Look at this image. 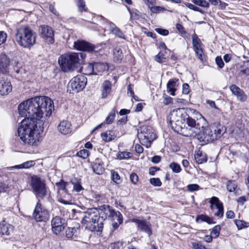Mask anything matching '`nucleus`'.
Segmentation results:
<instances>
[{
    "mask_svg": "<svg viewBox=\"0 0 249 249\" xmlns=\"http://www.w3.org/2000/svg\"><path fill=\"white\" fill-rule=\"evenodd\" d=\"M171 127L176 132L186 137H195L202 126L201 121L190 117L185 108L173 110L168 117Z\"/></svg>",
    "mask_w": 249,
    "mask_h": 249,
    "instance_id": "obj_2",
    "label": "nucleus"
},
{
    "mask_svg": "<svg viewBox=\"0 0 249 249\" xmlns=\"http://www.w3.org/2000/svg\"><path fill=\"white\" fill-rule=\"evenodd\" d=\"M73 47L75 49L88 52L94 51L95 46L84 40H78L74 42Z\"/></svg>",
    "mask_w": 249,
    "mask_h": 249,
    "instance_id": "obj_16",
    "label": "nucleus"
},
{
    "mask_svg": "<svg viewBox=\"0 0 249 249\" xmlns=\"http://www.w3.org/2000/svg\"><path fill=\"white\" fill-rule=\"evenodd\" d=\"M230 89L239 101L244 102L247 100V96L245 92L235 85H231L230 87Z\"/></svg>",
    "mask_w": 249,
    "mask_h": 249,
    "instance_id": "obj_18",
    "label": "nucleus"
},
{
    "mask_svg": "<svg viewBox=\"0 0 249 249\" xmlns=\"http://www.w3.org/2000/svg\"><path fill=\"white\" fill-rule=\"evenodd\" d=\"M234 223L235 224L237 229L238 230H241L243 228L249 227V223L245 222L241 220L236 219L234 220Z\"/></svg>",
    "mask_w": 249,
    "mask_h": 249,
    "instance_id": "obj_33",
    "label": "nucleus"
},
{
    "mask_svg": "<svg viewBox=\"0 0 249 249\" xmlns=\"http://www.w3.org/2000/svg\"><path fill=\"white\" fill-rule=\"evenodd\" d=\"M193 247L194 249H207V248L199 243H193Z\"/></svg>",
    "mask_w": 249,
    "mask_h": 249,
    "instance_id": "obj_64",
    "label": "nucleus"
},
{
    "mask_svg": "<svg viewBox=\"0 0 249 249\" xmlns=\"http://www.w3.org/2000/svg\"><path fill=\"white\" fill-rule=\"evenodd\" d=\"M126 243L123 241L116 242L110 244L111 249H124Z\"/></svg>",
    "mask_w": 249,
    "mask_h": 249,
    "instance_id": "obj_35",
    "label": "nucleus"
},
{
    "mask_svg": "<svg viewBox=\"0 0 249 249\" xmlns=\"http://www.w3.org/2000/svg\"><path fill=\"white\" fill-rule=\"evenodd\" d=\"M195 158L196 161L198 164H201L203 162H206L207 159L205 153H203L202 151H198L195 155Z\"/></svg>",
    "mask_w": 249,
    "mask_h": 249,
    "instance_id": "obj_26",
    "label": "nucleus"
},
{
    "mask_svg": "<svg viewBox=\"0 0 249 249\" xmlns=\"http://www.w3.org/2000/svg\"><path fill=\"white\" fill-rule=\"evenodd\" d=\"M89 155V151L86 149L80 150L77 153V156L84 159H86Z\"/></svg>",
    "mask_w": 249,
    "mask_h": 249,
    "instance_id": "obj_45",
    "label": "nucleus"
},
{
    "mask_svg": "<svg viewBox=\"0 0 249 249\" xmlns=\"http://www.w3.org/2000/svg\"><path fill=\"white\" fill-rule=\"evenodd\" d=\"M200 124L202 126L201 127L198 133L195 136H197V139L200 141L204 143L212 142L216 140V136L213 134V129L212 126L205 127L201 124L202 122H204V118L200 119Z\"/></svg>",
    "mask_w": 249,
    "mask_h": 249,
    "instance_id": "obj_8",
    "label": "nucleus"
},
{
    "mask_svg": "<svg viewBox=\"0 0 249 249\" xmlns=\"http://www.w3.org/2000/svg\"><path fill=\"white\" fill-rule=\"evenodd\" d=\"M111 178L112 180L115 183H118V181L120 180V178L117 172L112 171L111 172Z\"/></svg>",
    "mask_w": 249,
    "mask_h": 249,
    "instance_id": "obj_54",
    "label": "nucleus"
},
{
    "mask_svg": "<svg viewBox=\"0 0 249 249\" xmlns=\"http://www.w3.org/2000/svg\"><path fill=\"white\" fill-rule=\"evenodd\" d=\"M169 167L175 173H179L181 170L180 166L178 163L176 162H173L171 163L170 164Z\"/></svg>",
    "mask_w": 249,
    "mask_h": 249,
    "instance_id": "obj_43",
    "label": "nucleus"
},
{
    "mask_svg": "<svg viewBox=\"0 0 249 249\" xmlns=\"http://www.w3.org/2000/svg\"><path fill=\"white\" fill-rule=\"evenodd\" d=\"M165 52H160L155 57V60L159 63H162L166 61V58L165 57Z\"/></svg>",
    "mask_w": 249,
    "mask_h": 249,
    "instance_id": "obj_37",
    "label": "nucleus"
},
{
    "mask_svg": "<svg viewBox=\"0 0 249 249\" xmlns=\"http://www.w3.org/2000/svg\"><path fill=\"white\" fill-rule=\"evenodd\" d=\"M176 28L178 31L181 34H185L186 33L183 26L179 23L176 24Z\"/></svg>",
    "mask_w": 249,
    "mask_h": 249,
    "instance_id": "obj_61",
    "label": "nucleus"
},
{
    "mask_svg": "<svg viewBox=\"0 0 249 249\" xmlns=\"http://www.w3.org/2000/svg\"><path fill=\"white\" fill-rule=\"evenodd\" d=\"M220 230V226L219 225H216L212 229L211 234L212 235L213 238H216L219 236Z\"/></svg>",
    "mask_w": 249,
    "mask_h": 249,
    "instance_id": "obj_42",
    "label": "nucleus"
},
{
    "mask_svg": "<svg viewBox=\"0 0 249 249\" xmlns=\"http://www.w3.org/2000/svg\"><path fill=\"white\" fill-rule=\"evenodd\" d=\"M227 190L230 192H233L237 188V185L234 181L229 180L226 184Z\"/></svg>",
    "mask_w": 249,
    "mask_h": 249,
    "instance_id": "obj_36",
    "label": "nucleus"
},
{
    "mask_svg": "<svg viewBox=\"0 0 249 249\" xmlns=\"http://www.w3.org/2000/svg\"><path fill=\"white\" fill-rule=\"evenodd\" d=\"M191 1L196 5L202 7L208 8L210 6L209 3L205 0H191Z\"/></svg>",
    "mask_w": 249,
    "mask_h": 249,
    "instance_id": "obj_38",
    "label": "nucleus"
},
{
    "mask_svg": "<svg viewBox=\"0 0 249 249\" xmlns=\"http://www.w3.org/2000/svg\"><path fill=\"white\" fill-rule=\"evenodd\" d=\"M92 64L94 67V75L98 74L108 69V67L105 63L94 62Z\"/></svg>",
    "mask_w": 249,
    "mask_h": 249,
    "instance_id": "obj_24",
    "label": "nucleus"
},
{
    "mask_svg": "<svg viewBox=\"0 0 249 249\" xmlns=\"http://www.w3.org/2000/svg\"><path fill=\"white\" fill-rule=\"evenodd\" d=\"M189 92V85L187 83L184 84L182 86V93L185 94H187Z\"/></svg>",
    "mask_w": 249,
    "mask_h": 249,
    "instance_id": "obj_63",
    "label": "nucleus"
},
{
    "mask_svg": "<svg viewBox=\"0 0 249 249\" xmlns=\"http://www.w3.org/2000/svg\"><path fill=\"white\" fill-rule=\"evenodd\" d=\"M15 39L20 46L30 48L36 44V34L29 26L21 25L17 28Z\"/></svg>",
    "mask_w": 249,
    "mask_h": 249,
    "instance_id": "obj_6",
    "label": "nucleus"
},
{
    "mask_svg": "<svg viewBox=\"0 0 249 249\" xmlns=\"http://www.w3.org/2000/svg\"><path fill=\"white\" fill-rule=\"evenodd\" d=\"M115 116V108H113V109L111 111V112L109 113L108 116L106 118V122L107 124H109L112 123V122L114 121Z\"/></svg>",
    "mask_w": 249,
    "mask_h": 249,
    "instance_id": "obj_41",
    "label": "nucleus"
},
{
    "mask_svg": "<svg viewBox=\"0 0 249 249\" xmlns=\"http://www.w3.org/2000/svg\"><path fill=\"white\" fill-rule=\"evenodd\" d=\"M127 10L130 15V18L134 19H138L141 17V13L136 9L131 10L130 8L127 7Z\"/></svg>",
    "mask_w": 249,
    "mask_h": 249,
    "instance_id": "obj_34",
    "label": "nucleus"
},
{
    "mask_svg": "<svg viewBox=\"0 0 249 249\" xmlns=\"http://www.w3.org/2000/svg\"><path fill=\"white\" fill-rule=\"evenodd\" d=\"M73 190L76 192H79L81 190H83V188L80 183L76 182L75 183H73Z\"/></svg>",
    "mask_w": 249,
    "mask_h": 249,
    "instance_id": "obj_60",
    "label": "nucleus"
},
{
    "mask_svg": "<svg viewBox=\"0 0 249 249\" xmlns=\"http://www.w3.org/2000/svg\"><path fill=\"white\" fill-rule=\"evenodd\" d=\"M209 202L211 204V209L214 212L215 209H219L223 208V203L219 200V198L216 196H213Z\"/></svg>",
    "mask_w": 249,
    "mask_h": 249,
    "instance_id": "obj_25",
    "label": "nucleus"
},
{
    "mask_svg": "<svg viewBox=\"0 0 249 249\" xmlns=\"http://www.w3.org/2000/svg\"><path fill=\"white\" fill-rule=\"evenodd\" d=\"M71 125L68 121H63L58 126V130L63 135L69 134L71 132Z\"/></svg>",
    "mask_w": 249,
    "mask_h": 249,
    "instance_id": "obj_21",
    "label": "nucleus"
},
{
    "mask_svg": "<svg viewBox=\"0 0 249 249\" xmlns=\"http://www.w3.org/2000/svg\"><path fill=\"white\" fill-rule=\"evenodd\" d=\"M85 74L88 75L94 74V67L92 63H89L84 69Z\"/></svg>",
    "mask_w": 249,
    "mask_h": 249,
    "instance_id": "obj_39",
    "label": "nucleus"
},
{
    "mask_svg": "<svg viewBox=\"0 0 249 249\" xmlns=\"http://www.w3.org/2000/svg\"><path fill=\"white\" fill-rule=\"evenodd\" d=\"M148 6L149 9L156 4V0H142Z\"/></svg>",
    "mask_w": 249,
    "mask_h": 249,
    "instance_id": "obj_62",
    "label": "nucleus"
},
{
    "mask_svg": "<svg viewBox=\"0 0 249 249\" xmlns=\"http://www.w3.org/2000/svg\"><path fill=\"white\" fill-rule=\"evenodd\" d=\"M214 215L216 216L222 217L224 214V208H221L219 209H215L213 212Z\"/></svg>",
    "mask_w": 249,
    "mask_h": 249,
    "instance_id": "obj_58",
    "label": "nucleus"
},
{
    "mask_svg": "<svg viewBox=\"0 0 249 249\" xmlns=\"http://www.w3.org/2000/svg\"><path fill=\"white\" fill-rule=\"evenodd\" d=\"M31 185L37 197L43 198L47 195V191L45 181L37 176L31 178Z\"/></svg>",
    "mask_w": 249,
    "mask_h": 249,
    "instance_id": "obj_7",
    "label": "nucleus"
},
{
    "mask_svg": "<svg viewBox=\"0 0 249 249\" xmlns=\"http://www.w3.org/2000/svg\"><path fill=\"white\" fill-rule=\"evenodd\" d=\"M150 9L151 12L153 13H159L166 10L165 8L163 7L156 6L155 5L152 6Z\"/></svg>",
    "mask_w": 249,
    "mask_h": 249,
    "instance_id": "obj_44",
    "label": "nucleus"
},
{
    "mask_svg": "<svg viewBox=\"0 0 249 249\" xmlns=\"http://www.w3.org/2000/svg\"><path fill=\"white\" fill-rule=\"evenodd\" d=\"M130 179L131 182L134 184H136L139 180L138 176L135 173H132L130 175Z\"/></svg>",
    "mask_w": 249,
    "mask_h": 249,
    "instance_id": "obj_56",
    "label": "nucleus"
},
{
    "mask_svg": "<svg viewBox=\"0 0 249 249\" xmlns=\"http://www.w3.org/2000/svg\"><path fill=\"white\" fill-rule=\"evenodd\" d=\"M54 109L53 101L47 96H36L20 103L18 107L19 114L25 119L36 122L50 117Z\"/></svg>",
    "mask_w": 249,
    "mask_h": 249,
    "instance_id": "obj_1",
    "label": "nucleus"
},
{
    "mask_svg": "<svg viewBox=\"0 0 249 249\" xmlns=\"http://www.w3.org/2000/svg\"><path fill=\"white\" fill-rule=\"evenodd\" d=\"M185 5H186V6L188 7L189 9L193 10L195 11H198L201 13H204L202 9L199 8L198 7L196 6L195 5H194V4H193L192 3L186 2V3H185Z\"/></svg>",
    "mask_w": 249,
    "mask_h": 249,
    "instance_id": "obj_48",
    "label": "nucleus"
},
{
    "mask_svg": "<svg viewBox=\"0 0 249 249\" xmlns=\"http://www.w3.org/2000/svg\"><path fill=\"white\" fill-rule=\"evenodd\" d=\"M212 127H213V134L216 136V140L220 138L224 132L223 127L220 125L216 126H213Z\"/></svg>",
    "mask_w": 249,
    "mask_h": 249,
    "instance_id": "obj_31",
    "label": "nucleus"
},
{
    "mask_svg": "<svg viewBox=\"0 0 249 249\" xmlns=\"http://www.w3.org/2000/svg\"><path fill=\"white\" fill-rule=\"evenodd\" d=\"M92 169L94 173L97 174H102L104 171V167L100 164L95 163L93 166Z\"/></svg>",
    "mask_w": 249,
    "mask_h": 249,
    "instance_id": "obj_40",
    "label": "nucleus"
},
{
    "mask_svg": "<svg viewBox=\"0 0 249 249\" xmlns=\"http://www.w3.org/2000/svg\"><path fill=\"white\" fill-rule=\"evenodd\" d=\"M163 103L165 105H168L171 103H172L173 99L170 96H168V95H166L165 94H163Z\"/></svg>",
    "mask_w": 249,
    "mask_h": 249,
    "instance_id": "obj_53",
    "label": "nucleus"
},
{
    "mask_svg": "<svg viewBox=\"0 0 249 249\" xmlns=\"http://www.w3.org/2000/svg\"><path fill=\"white\" fill-rule=\"evenodd\" d=\"M108 213V205H107L101 206L98 209L95 208L88 209L84 213L82 223L90 231H101Z\"/></svg>",
    "mask_w": 249,
    "mask_h": 249,
    "instance_id": "obj_3",
    "label": "nucleus"
},
{
    "mask_svg": "<svg viewBox=\"0 0 249 249\" xmlns=\"http://www.w3.org/2000/svg\"><path fill=\"white\" fill-rule=\"evenodd\" d=\"M196 221L197 223H201L202 222H206L208 224L214 223L213 222V218L209 217L207 215L200 214L197 216L196 218Z\"/></svg>",
    "mask_w": 249,
    "mask_h": 249,
    "instance_id": "obj_27",
    "label": "nucleus"
},
{
    "mask_svg": "<svg viewBox=\"0 0 249 249\" xmlns=\"http://www.w3.org/2000/svg\"><path fill=\"white\" fill-rule=\"evenodd\" d=\"M113 54L115 60L118 62H120L123 57L121 49L119 47H116L113 50Z\"/></svg>",
    "mask_w": 249,
    "mask_h": 249,
    "instance_id": "obj_30",
    "label": "nucleus"
},
{
    "mask_svg": "<svg viewBox=\"0 0 249 249\" xmlns=\"http://www.w3.org/2000/svg\"><path fill=\"white\" fill-rule=\"evenodd\" d=\"M14 231V227L7 223L5 220L0 222V234L1 235L10 236Z\"/></svg>",
    "mask_w": 249,
    "mask_h": 249,
    "instance_id": "obj_19",
    "label": "nucleus"
},
{
    "mask_svg": "<svg viewBox=\"0 0 249 249\" xmlns=\"http://www.w3.org/2000/svg\"><path fill=\"white\" fill-rule=\"evenodd\" d=\"M150 183L154 186L159 187L161 185V182L159 178H152L150 179Z\"/></svg>",
    "mask_w": 249,
    "mask_h": 249,
    "instance_id": "obj_50",
    "label": "nucleus"
},
{
    "mask_svg": "<svg viewBox=\"0 0 249 249\" xmlns=\"http://www.w3.org/2000/svg\"><path fill=\"white\" fill-rule=\"evenodd\" d=\"M10 64V59L4 54L0 55V71L4 67H7Z\"/></svg>",
    "mask_w": 249,
    "mask_h": 249,
    "instance_id": "obj_29",
    "label": "nucleus"
},
{
    "mask_svg": "<svg viewBox=\"0 0 249 249\" xmlns=\"http://www.w3.org/2000/svg\"><path fill=\"white\" fill-rule=\"evenodd\" d=\"M35 164V162L34 160H29L24 163L15 165L12 167L13 168L15 169H22V168H29L32 166H33Z\"/></svg>",
    "mask_w": 249,
    "mask_h": 249,
    "instance_id": "obj_28",
    "label": "nucleus"
},
{
    "mask_svg": "<svg viewBox=\"0 0 249 249\" xmlns=\"http://www.w3.org/2000/svg\"><path fill=\"white\" fill-rule=\"evenodd\" d=\"M77 6L79 11L83 12L86 11V9L85 8L86 5L84 0H78Z\"/></svg>",
    "mask_w": 249,
    "mask_h": 249,
    "instance_id": "obj_52",
    "label": "nucleus"
},
{
    "mask_svg": "<svg viewBox=\"0 0 249 249\" xmlns=\"http://www.w3.org/2000/svg\"><path fill=\"white\" fill-rule=\"evenodd\" d=\"M12 87L9 81L0 78V95H7L12 91Z\"/></svg>",
    "mask_w": 249,
    "mask_h": 249,
    "instance_id": "obj_20",
    "label": "nucleus"
},
{
    "mask_svg": "<svg viewBox=\"0 0 249 249\" xmlns=\"http://www.w3.org/2000/svg\"><path fill=\"white\" fill-rule=\"evenodd\" d=\"M86 56L83 53H66L59 57L58 63L63 71L72 72L84 63Z\"/></svg>",
    "mask_w": 249,
    "mask_h": 249,
    "instance_id": "obj_5",
    "label": "nucleus"
},
{
    "mask_svg": "<svg viewBox=\"0 0 249 249\" xmlns=\"http://www.w3.org/2000/svg\"><path fill=\"white\" fill-rule=\"evenodd\" d=\"M87 82V78L84 75H78L70 81L69 87H71L74 92H78L85 88Z\"/></svg>",
    "mask_w": 249,
    "mask_h": 249,
    "instance_id": "obj_10",
    "label": "nucleus"
},
{
    "mask_svg": "<svg viewBox=\"0 0 249 249\" xmlns=\"http://www.w3.org/2000/svg\"><path fill=\"white\" fill-rule=\"evenodd\" d=\"M40 130L38 128L37 122L25 119L19 125L18 136L25 145L36 146L39 142Z\"/></svg>",
    "mask_w": 249,
    "mask_h": 249,
    "instance_id": "obj_4",
    "label": "nucleus"
},
{
    "mask_svg": "<svg viewBox=\"0 0 249 249\" xmlns=\"http://www.w3.org/2000/svg\"><path fill=\"white\" fill-rule=\"evenodd\" d=\"M112 33L116 36L124 39H125V36L124 35L123 32L120 30L119 28L114 29Z\"/></svg>",
    "mask_w": 249,
    "mask_h": 249,
    "instance_id": "obj_47",
    "label": "nucleus"
},
{
    "mask_svg": "<svg viewBox=\"0 0 249 249\" xmlns=\"http://www.w3.org/2000/svg\"><path fill=\"white\" fill-rule=\"evenodd\" d=\"M187 189L190 192L197 191L199 189L200 187L196 184H191L187 186Z\"/></svg>",
    "mask_w": 249,
    "mask_h": 249,
    "instance_id": "obj_51",
    "label": "nucleus"
},
{
    "mask_svg": "<svg viewBox=\"0 0 249 249\" xmlns=\"http://www.w3.org/2000/svg\"><path fill=\"white\" fill-rule=\"evenodd\" d=\"M109 213L107 215L112 221V229L111 230L115 231L117 229L119 225L123 222V216L119 212H116L108 205Z\"/></svg>",
    "mask_w": 249,
    "mask_h": 249,
    "instance_id": "obj_13",
    "label": "nucleus"
},
{
    "mask_svg": "<svg viewBox=\"0 0 249 249\" xmlns=\"http://www.w3.org/2000/svg\"><path fill=\"white\" fill-rule=\"evenodd\" d=\"M138 137L142 144L149 143L155 139V134L151 126L143 125L138 132Z\"/></svg>",
    "mask_w": 249,
    "mask_h": 249,
    "instance_id": "obj_9",
    "label": "nucleus"
},
{
    "mask_svg": "<svg viewBox=\"0 0 249 249\" xmlns=\"http://www.w3.org/2000/svg\"><path fill=\"white\" fill-rule=\"evenodd\" d=\"M178 81V79L173 78L170 79L167 84V91L172 96L175 95L176 91V87H177V82Z\"/></svg>",
    "mask_w": 249,
    "mask_h": 249,
    "instance_id": "obj_23",
    "label": "nucleus"
},
{
    "mask_svg": "<svg viewBox=\"0 0 249 249\" xmlns=\"http://www.w3.org/2000/svg\"><path fill=\"white\" fill-rule=\"evenodd\" d=\"M40 36L48 44L54 42V33L53 29L47 25H42L39 27Z\"/></svg>",
    "mask_w": 249,
    "mask_h": 249,
    "instance_id": "obj_12",
    "label": "nucleus"
},
{
    "mask_svg": "<svg viewBox=\"0 0 249 249\" xmlns=\"http://www.w3.org/2000/svg\"><path fill=\"white\" fill-rule=\"evenodd\" d=\"M7 38V34L4 31H0V45L5 43Z\"/></svg>",
    "mask_w": 249,
    "mask_h": 249,
    "instance_id": "obj_57",
    "label": "nucleus"
},
{
    "mask_svg": "<svg viewBox=\"0 0 249 249\" xmlns=\"http://www.w3.org/2000/svg\"><path fill=\"white\" fill-rule=\"evenodd\" d=\"M131 153L128 152H122L117 155L118 158L120 159H125L130 157Z\"/></svg>",
    "mask_w": 249,
    "mask_h": 249,
    "instance_id": "obj_49",
    "label": "nucleus"
},
{
    "mask_svg": "<svg viewBox=\"0 0 249 249\" xmlns=\"http://www.w3.org/2000/svg\"><path fill=\"white\" fill-rule=\"evenodd\" d=\"M132 222H135L137 227L139 230L144 231L149 236L152 233L151 229V225L150 222L144 220H140L136 218H133L131 220Z\"/></svg>",
    "mask_w": 249,
    "mask_h": 249,
    "instance_id": "obj_15",
    "label": "nucleus"
},
{
    "mask_svg": "<svg viewBox=\"0 0 249 249\" xmlns=\"http://www.w3.org/2000/svg\"><path fill=\"white\" fill-rule=\"evenodd\" d=\"M33 217L37 222H45L49 218V212L42 207L39 200L37 202L35 207Z\"/></svg>",
    "mask_w": 249,
    "mask_h": 249,
    "instance_id": "obj_11",
    "label": "nucleus"
},
{
    "mask_svg": "<svg viewBox=\"0 0 249 249\" xmlns=\"http://www.w3.org/2000/svg\"><path fill=\"white\" fill-rule=\"evenodd\" d=\"M215 62L219 68H223L224 63L221 56H218L216 57Z\"/></svg>",
    "mask_w": 249,
    "mask_h": 249,
    "instance_id": "obj_55",
    "label": "nucleus"
},
{
    "mask_svg": "<svg viewBox=\"0 0 249 249\" xmlns=\"http://www.w3.org/2000/svg\"><path fill=\"white\" fill-rule=\"evenodd\" d=\"M155 31L158 34L162 35V36H167L169 34L168 30L166 29H163L161 28H156L155 29Z\"/></svg>",
    "mask_w": 249,
    "mask_h": 249,
    "instance_id": "obj_59",
    "label": "nucleus"
},
{
    "mask_svg": "<svg viewBox=\"0 0 249 249\" xmlns=\"http://www.w3.org/2000/svg\"><path fill=\"white\" fill-rule=\"evenodd\" d=\"M110 131H106L101 134V137L106 142H109L114 139V135Z\"/></svg>",
    "mask_w": 249,
    "mask_h": 249,
    "instance_id": "obj_32",
    "label": "nucleus"
},
{
    "mask_svg": "<svg viewBox=\"0 0 249 249\" xmlns=\"http://www.w3.org/2000/svg\"><path fill=\"white\" fill-rule=\"evenodd\" d=\"M68 182L64 181L63 180H61L59 182H56V185L59 188L60 190L67 191L66 189V186L68 185Z\"/></svg>",
    "mask_w": 249,
    "mask_h": 249,
    "instance_id": "obj_46",
    "label": "nucleus"
},
{
    "mask_svg": "<svg viewBox=\"0 0 249 249\" xmlns=\"http://www.w3.org/2000/svg\"><path fill=\"white\" fill-rule=\"evenodd\" d=\"M111 90V83L108 80H105L102 85V98H107L110 94Z\"/></svg>",
    "mask_w": 249,
    "mask_h": 249,
    "instance_id": "obj_22",
    "label": "nucleus"
},
{
    "mask_svg": "<svg viewBox=\"0 0 249 249\" xmlns=\"http://www.w3.org/2000/svg\"><path fill=\"white\" fill-rule=\"evenodd\" d=\"M192 43L194 50L198 58L203 62L205 59V55L202 49L203 44L196 34L192 36Z\"/></svg>",
    "mask_w": 249,
    "mask_h": 249,
    "instance_id": "obj_14",
    "label": "nucleus"
},
{
    "mask_svg": "<svg viewBox=\"0 0 249 249\" xmlns=\"http://www.w3.org/2000/svg\"><path fill=\"white\" fill-rule=\"evenodd\" d=\"M52 230L57 235L64 229V220L59 216L53 217L51 221Z\"/></svg>",
    "mask_w": 249,
    "mask_h": 249,
    "instance_id": "obj_17",
    "label": "nucleus"
}]
</instances>
